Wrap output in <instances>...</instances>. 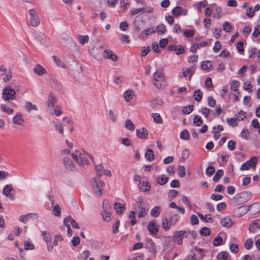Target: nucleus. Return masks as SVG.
<instances>
[{
    "instance_id": "obj_1",
    "label": "nucleus",
    "mask_w": 260,
    "mask_h": 260,
    "mask_svg": "<svg viewBox=\"0 0 260 260\" xmlns=\"http://www.w3.org/2000/svg\"><path fill=\"white\" fill-rule=\"evenodd\" d=\"M71 156L74 160L80 166L87 165L88 164V158L89 155L83 151L76 150L71 153Z\"/></svg>"
},
{
    "instance_id": "obj_2",
    "label": "nucleus",
    "mask_w": 260,
    "mask_h": 260,
    "mask_svg": "<svg viewBox=\"0 0 260 260\" xmlns=\"http://www.w3.org/2000/svg\"><path fill=\"white\" fill-rule=\"evenodd\" d=\"M92 190L94 196L98 198L102 196L105 186V183L100 179L93 178L90 181Z\"/></svg>"
},
{
    "instance_id": "obj_3",
    "label": "nucleus",
    "mask_w": 260,
    "mask_h": 260,
    "mask_svg": "<svg viewBox=\"0 0 260 260\" xmlns=\"http://www.w3.org/2000/svg\"><path fill=\"white\" fill-rule=\"evenodd\" d=\"M250 198L251 193L249 191L241 192L232 199V204L234 206L239 205L249 201Z\"/></svg>"
},
{
    "instance_id": "obj_4",
    "label": "nucleus",
    "mask_w": 260,
    "mask_h": 260,
    "mask_svg": "<svg viewBox=\"0 0 260 260\" xmlns=\"http://www.w3.org/2000/svg\"><path fill=\"white\" fill-rule=\"evenodd\" d=\"M153 83L158 89H163L166 86L164 74L160 71H156L153 75Z\"/></svg>"
},
{
    "instance_id": "obj_5",
    "label": "nucleus",
    "mask_w": 260,
    "mask_h": 260,
    "mask_svg": "<svg viewBox=\"0 0 260 260\" xmlns=\"http://www.w3.org/2000/svg\"><path fill=\"white\" fill-rule=\"evenodd\" d=\"M30 24L32 27H37L40 23V19L37 10L35 9H29L28 11Z\"/></svg>"
},
{
    "instance_id": "obj_6",
    "label": "nucleus",
    "mask_w": 260,
    "mask_h": 260,
    "mask_svg": "<svg viewBox=\"0 0 260 260\" xmlns=\"http://www.w3.org/2000/svg\"><path fill=\"white\" fill-rule=\"evenodd\" d=\"M16 92L10 86H7L3 90L2 98L5 101H10L16 99Z\"/></svg>"
},
{
    "instance_id": "obj_7",
    "label": "nucleus",
    "mask_w": 260,
    "mask_h": 260,
    "mask_svg": "<svg viewBox=\"0 0 260 260\" xmlns=\"http://www.w3.org/2000/svg\"><path fill=\"white\" fill-rule=\"evenodd\" d=\"M108 204L109 203L108 201L105 200L103 201V208L104 210L102 213V216L103 219L106 222L110 221L112 219L111 214L109 212Z\"/></svg>"
},
{
    "instance_id": "obj_8",
    "label": "nucleus",
    "mask_w": 260,
    "mask_h": 260,
    "mask_svg": "<svg viewBox=\"0 0 260 260\" xmlns=\"http://www.w3.org/2000/svg\"><path fill=\"white\" fill-rule=\"evenodd\" d=\"M257 164V158L253 156L250 160L244 163L240 167L241 171L248 170L251 167L255 168Z\"/></svg>"
},
{
    "instance_id": "obj_9",
    "label": "nucleus",
    "mask_w": 260,
    "mask_h": 260,
    "mask_svg": "<svg viewBox=\"0 0 260 260\" xmlns=\"http://www.w3.org/2000/svg\"><path fill=\"white\" fill-rule=\"evenodd\" d=\"M41 236L43 238V240L47 244V249L49 251H52L53 248V245H51L50 242L51 240V236L50 233L46 231L41 232Z\"/></svg>"
},
{
    "instance_id": "obj_10",
    "label": "nucleus",
    "mask_w": 260,
    "mask_h": 260,
    "mask_svg": "<svg viewBox=\"0 0 260 260\" xmlns=\"http://www.w3.org/2000/svg\"><path fill=\"white\" fill-rule=\"evenodd\" d=\"M62 43L64 46L69 49H77V45L73 39L70 36H67L65 38H62Z\"/></svg>"
},
{
    "instance_id": "obj_11",
    "label": "nucleus",
    "mask_w": 260,
    "mask_h": 260,
    "mask_svg": "<svg viewBox=\"0 0 260 260\" xmlns=\"http://www.w3.org/2000/svg\"><path fill=\"white\" fill-rule=\"evenodd\" d=\"M56 103V100L54 96L52 94H49L46 102L47 106V110L51 114H53L52 109L54 108V104Z\"/></svg>"
},
{
    "instance_id": "obj_12",
    "label": "nucleus",
    "mask_w": 260,
    "mask_h": 260,
    "mask_svg": "<svg viewBox=\"0 0 260 260\" xmlns=\"http://www.w3.org/2000/svg\"><path fill=\"white\" fill-rule=\"evenodd\" d=\"M63 164L67 170L73 171L75 168V165L68 157H65L63 159Z\"/></svg>"
},
{
    "instance_id": "obj_13",
    "label": "nucleus",
    "mask_w": 260,
    "mask_h": 260,
    "mask_svg": "<svg viewBox=\"0 0 260 260\" xmlns=\"http://www.w3.org/2000/svg\"><path fill=\"white\" fill-rule=\"evenodd\" d=\"M12 122L15 125L22 126L24 123V119L22 118V115L20 112L15 114L12 118Z\"/></svg>"
},
{
    "instance_id": "obj_14",
    "label": "nucleus",
    "mask_w": 260,
    "mask_h": 260,
    "mask_svg": "<svg viewBox=\"0 0 260 260\" xmlns=\"http://www.w3.org/2000/svg\"><path fill=\"white\" fill-rule=\"evenodd\" d=\"M260 229V219H257L252 221L248 230L251 233H256Z\"/></svg>"
},
{
    "instance_id": "obj_15",
    "label": "nucleus",
    "mask_w": 260,
    "mask_h": 260,
    "mask_svg": "<svg viewBox=\"0 0 260 260\" xmlns=\"http://www.w3.org/2000/svg\"><path fill=\"white\" fill-rule=\"evenodd\" d=\"M13 189V186L11 184H8L4 186L3 189V193L11 200H14V196L11 193V191Z\"/></svg>"
},
{
    "instance_id": "obj_16",
    "label": "nucleus",
    "mask_w": 260,
    "mask_h": 260,
    "mask_svg": "<svg viewBox=\"0 0 260 260\" xmlns=\"http://www.w3.org/2000/svg\"><path fill=\"white\" fill-rule=\"evenodd\" d=\"M24 107L25 110L27 111V112L29 113L32 111H37L38 110V106L36 105L32 104L31 102L29 101H27L25 103Z\"/></svg>"
},
{
    "instance_id": "obj_17",
    "label": "nucleus",
    "mask_w": 260,
    "mask_h": 260,
    "mask_svg": "<svg viewBox=\"0 0 260 260\" xmlns=\"http://www.w3.org/2000/svg\"><path fill=\"white\" fill-rule=\"evenodd\" d=\"M137 136L141 139H146L148 138L147 130L143 127L141 129H137L136 131Z\"/></svg>"
},
{
    "instance_id": "obj_18",
    "label": "nucleus",
    "mask_w": 260,
    "mask_h": 260,
    "mask_svg": "<svg viewBox=\"0 0 260 260\" xmlns=\"http://www.w3.org/2000/svg\"><path fill=\"white\" fill-rule=\"evenodd\" d=\"M158 226L156 224L155 221H151L147 226L149 232L152 235L156 234L158 232Z\"/></svg>"
},
{
    "instance_id": "obj_19",
    "label": "nucleus",
    "mask_w": 260,
    "mask_h": 260,
    "mask_svg": "<svg viewBox=\"0 0 260 260\" xmlns=\"http://www.w3.org/2000/svg\"><path fill=\"white\" fill-rule=\"evenodd\" d=\"M146 247L149 249V251L154 254L156 252V247L155 243L152 240H147L146 243Z\"/></svg>"
},
{
    "instance_id": "obj_20",
    "label": "nucleus",
    "mask_w": 260,
    "mask_h": 260,
    "mask_svg": "<svg viewBox=\"0 0 260 260\" xmlns=\"http://www.w3.org/2000/svg\"><path fill=\"white\" fill-rule=\"evenodd\" d=\"M34 72L39 76H42L47 74L46 69L40 64H37L35 67Z\"/></svg>"
},
{
    "instance_id": "obj_21",
    "label": "nucleus",
    "mask_w": 260,
    "mask_h": 260,
    "mask_svg": "<svg viewBox=\"0 0 260 260\" xmlns=\"http://www.w3.org/2000/svg\"><path fill=\"white\" fill-rule=\"evenodd\" d=\"M52 204V214L55 216L60 217L61 216V208L60 207L59 205L57 204L54 205L53 202Z\"/></svg>"
},
{
    "instance_id": "obj_22",
    "label": "nucleus",
    "mask_w": 260,
    "mask_h": 260,
    "mask_svg": "<svg viewBox=\"0 0 260 260\" xmlns=\"http://www.w3.org/2000/svg\"><path fill=\"white\" fill-rule=\"evenodd\" d=\"M220 223L222 226L230 228L232 226L233 222L229 216L225 217L221 220Z\"/></svg>"
},
{
    "instance_id": "obj_23",
    "label": "nucleus",
    "mask_w": 260,
    "mask_h": 260,
    "mask_svg": "<svg viewBox=\"0 0 260 260\" xmlns=\"http://www.w3.org/2000/svg\"><path fill=\"white\" fill-rule=\"evenodd\" d=\"M96 169L100 175H104L107 176L111 177L112 173L110 171L104 169L103 166H99L96 167Z\"/></svg>"
},
{
    "instance_id": "obj_24",
    "label": "nucleus",
    "mask_w": 260,
    "mask_h": 260,
    "mask_svg": "<svg viewBox=\"0 0 260 260\" xmlns=\"http://www.w3.org/2000/svg\"><path fill=\"white\" fill-rule=\"evenodd\" d=\"M134 95V91L129 89L124 92L123 98L126 102H128L133 99Z\"/></svg>"
},
{
    "instance_id": "obj_25",
    "label": "nucleus",
    "mask_w": 260,
    "mask_h": 260,
    "mask_svg": "<svg viewBox=\"0 0 260 260\" xmlns=\"http://www.w3.org/2000/svg\"><path fill=\"white\" fill-rule=\"evenodd\" d=\"M125 209L124 204L115 202V211L117 214L120 215L125 210Z\"/></svg>"
},
{
    "instance_id": "obj_26",
    "label": "nucleus",
    "mask_w": 260,
    "mask_h": 260,
    "mask_svg": "<svg viewBox=\"0 0 260 260\" xmlns=\"http://www.w3.org/2000/svg\"><path fill=\"white\" fill-rule=\"evenodd\" d=\"M249 206L243 205L237 208V213L239 214L240 216H243L250 209Z\"/></svg>"
},
{
    "instance_id": "obj_27",
    "label": "nucleus",
    "mask_w": 260,
    "mask_h": 260,
    "mask_svg": "<svg viewBox=\"0 0 260 260\" xmlns=\"http://www.w3.org/2000/svg\"><path fill=\"white\" fill-rule=\"evenodd\" d=\"M63 223L65 224H70L72 225V226L75 228V229H78V223L72 218L71 217H67L65 218L63 220Z\"/></svg>"
},
{
    "instance_id": "obj_28",
    "label": "nucleus",
    "mask_w": 260,
    "mask_h": 260,
    "mask_svg": "<svg viewBox=\"0 0 260 260\" xmlns=\"http://www.w3.org/2000/svg\"><path fill=\"white\" fill-rule=\"evenodd\" d=\"M172 224H172V220L171 219V218L169 219L168 218H165L164 219H162V225L163 228L166 231L168 230L170 228V226Z\"/></svg>"
},
{
    "instance_id": "obj_29",
    "label": "nucleus",
    "mask_w": 260,
    "mask_h": 260,
    "mask_svg": "<svg viewBox=\"0 0 260 260\" xmlns=\"http://www.w3.org/2000/svg\"><path fill=\"white\" fill-rule=\"evenodd\" d=\"M201 68L203 70L209 72L212 70V66L210 61L207 60L202 62Z\"/></svg>"
},
{
    "instance_id": "obj_30",
    "label": "nucleus",
    "mask_w": 260,
    "mask_h": 260,
    "mask_svg": "<svg viewBox=\"0 0 260 260\" xmlns=\"http://www.w3.org/2000/svg\"><path fill=\"white\" fill-rule=\"evenodd\" d=\"M145 157L148 161H152L154 157L153 151L151 149H147L145 152Z\"/></svg>"
},
{
    "instance_id": "obj_31",
    "label": "nucleus",
    "mask_w": 260,
    "mask_h": 260,
    "mask_svg": "<svg viewBox=\"0 0 260 260\" xmlns=\"http://www.w3.org/2000/svg\"><path fill=\"white\" fill-rule=\"evenodd\" d=\"M77 40L82 45H84L87 43L89 41V37L88 35H78L77 37Z\"/></svg>"
},
{
    "instance_id": "obj_32",
    "label": "nucleus",
    "mask_w": 260,
    "mask_h": 260,
    "mask_svg": "<svg viewBox=\"0 0 260 260\" xmlns=\"http://www.w3.org/2000/svg\"><path fill=\"white\" fill-rule=\"evenodd\" d=\"M124 126L127 129L131 131H134L135 128V124L133 123V121L129 119L126 120L124 123Z\"/></svg>"
},
{
    "instance_id": "obj_33",
    "label": "nucleus",
    "mask_w": 260,
    "mask_h": 260,
    "mask_svg": "<svg viewBox=\"0 0 260 260\" xmlns=\"http://www.w3.org/2000/svg\"><path fill=\"white\" fill-rule=\"evenodd\" d=\"M1 109L3 112L9 115L12 114L13 113V109L6 104H2L1 105Z\"/></svg>"
},
{
    "instance_id": "obj_34",
    "label": "nucleus",
    "mask_w": 260,
    "mask_h": 260,
    "mask_svg": "<svg viewBox=\"0 0 260 260\" xmlns=\"http://www.w3.org/2000/svg\"><path fill=\"white\" fill-rule=\"evenodd\" d=\"M150 187L151 186L149 184V182L148 181H143L140 183V188L144 192L149 190Z\"/></svg>"
},
{
    "instance_id": "obj_35",
    "label": "nucleus",
    "mask_w": 260,
    "mask_h": 260,
    "mask_svg": "<svg viewBox=\"0 0 260 260\" xmlns=\"http://www.w3.org/2000/svg\"><path fill=\"white\" fill-rule=\"evenodd\" d=\"M2 76H3V80L6 82L12 78V73L11 70H8L6 73H3Z\"/></svg>"
},
{
    "instance_id": "obj_36",
    "label": "nucleus",
    "mask_w": 260,
    "mask_h": 260,
    "mask_svg": "<svg viewBox=\"0 0 260 260\" xmlns=\"http://www.w3.org/2000/svg\"><path fill=\"white\" fill-rule=\"evenodd\" d=\"M193 73H194V71L193 70H191L190 69H182L183 76L185 78L187 77V76H189V80L190 79Z\"/></svg>"
},
{
    "instance_id": "obj_37",
    "label": "nucleus",
    "mask_w": 260,
    "mask_h": 260,
    "mask_svg": "<svg viewBox=\"0 0 260 260\" xmlns=\"http://www.w3.org/2000/svg\"><path fill=\"white\" fill-rule=\"evenodd\" d=\"M160 209L159 206H155L152 208L150 211L151 216L154 217H158L160 213Z\"/></svg>"
},
{
    "instance_id": "obj_38",
    "label": "nucleus",
    "mask_w": 260,
    "mask_h": 260,
    "mask_svg": "<svg viewBox=\"0 0 260 260\" xmlns=\"http://www.w3.org/2000/svg\"><path fill=\"white\" fill-rule=\"evenodd\" d=\"M151 116L155 123L158 124H161L162 123V119L159 113H153L151 114Z\"/></svg>"
},
{
    "instance_id": "obj_39",
    "label": "nucleus",
    "mask_w": 260,
    "mask_h": 260,
    "mask_svg": "<svg viewBox=\"0 0 260 260\" xmlns=\"http://www.w3.org/2000/svg\"><path fill=\"white\" fill-rule=\"evenodd\" d=\"M113 51L109 49H105L103 53V55L105 58L113 60Z\"/></svg>"
},
{
    "instance_id": "obj_40",
    "label": "nucleus",
    "mask_w": 260,
    "mask_h": 260,
    "mask_svg": "<svg viewBox=\"0 0 260 260\" xmlns=\"http://www.w3.org/2000/svg\"><path fill=\"white\" fill-rule=\"evenodd\" d=\"M198 215L200 218V219L203 221H205L207 222H210L212 221V218L211 217L210 214L206 215L205 216H204L202 213H198Z\"/></svg>"
},
{
    "instance_id": "obj_41",
    "label": "nucleus",
    "mask_w": 260,
    "mask_h": 260,
    "mask_svg": "<svg viewBox=\"0 0 260 260\" xmlns=\"http://www.w3.org/2000/svg\"><path fill=\"white\" fill-rule=\"evenodd\" d=\"M168 179L169 178L166 175H161V176L158 177L157 182L159 184L162 185L165 184L168 182Z\"/></svg>"
},
{
    "instance_id": "obj_42",
    "label": "nucleus",
    "mask_w": 260,
    "mask_h": 260,
    "mask_svg": "<svg viewBox=\"0 0 260 260\" xmlns=\"http://www.w3.org/2000/svg\"><path fill=\"white\" fill-rule=\"evenodd\" d=\"M63 240V238L60 234H57L54 237L53 244L51 245H53V247L57 246L58 242L62 241Z\"/></svg>"
},
{
    "instance_id": "obj_43",
    "label": "nucleus",
    "mask_w": 260,
    "mask_h": 260,
    "mask_svg": "<svg viewBox=\"0 0 260 260\" xmlns=\"http://www.w3.org/2000/svg\"><path fill=\"white\" fill-rule=\"evenodd\" d=\"M52 58L56 64L63 68H66V66L56 56H52Z\"/></svg>"
},
{
    "instance_id": "obj_44",
    "label": "nucleus",
    "mask_w": 260,
    "mask_h": 260,
    "mask_svg": "<svg viewBox=\"0 0 260 260\" xmlns=\"http://www.w3.org/2000/svg\"><path fill=\"white\" fill-rule=\"evenodd\" d=\"M202 95L203 93L200 89L195 90L193 94L195 100L200 102L202 98Z\"/></svg>"
},
{
    "instance_id": "obj_45",
    "label": "nucleus",
    "mask_w": 260,
    "mask_h": 260,
    "mask_svg": "<svg viewBox=\"0 0 260 260\" xmlns=\"http://www.w3.org/2000/svg\"><path fill=\"white\" fill-rule=\"evenodd\" d=\"M155 31L159 35L165 33L166 31V26L163 24L158 25L156 28Z\"/></svg>"
},
{
    "instance_id": "obj_46",
    "label": "nucleus",
    "mask_w": 260,
    "mask_h": 260,
    "mask_svg": "<svg viewBox=\"0 0 260 260\" xmlns=\"http://www.w3.org/2000/svg\"><path fill=\"white\" fill-rule=\"evenodd\" d=\"M24 246L25 250H32L34 248V244L29 240L24 241Z\"/></svg>"
},
{
    "instance_id": "obj_47",
    "label": "nucleus",
    "mask_w": 260,
    "mask_h": 260,
    "mask_svg": "<svg viewBox=\"0 0 260 260\" xmlns=\"http://www.w3.org/2000/svg\"><path fill=\"white\" fill-rule=\"evenodd\" d=\"M181 139L188 140L189 139V134L187 130L184 129L182 131L180 135Z\"/></svg>"
},
{
    "instance_id": "obj_48",
    "label": "nucleus",
    "mask_w": 260,
    "mask_h": 260,
    "mask_svg": "<svg viewBox=\"0 0 260 260\" xmlns=\"http://www.w3.org/2000/svg\"><path fill=\"white\" fill-rule=\"evenodd\" d=\"M228 258V254L225 252H221L219 253L217 256V260H227Z\"/></svg>"
},
{
    "instance_id": "obj_49",
    "label": "nucleus",
    "mask_w": 260,
    "mask_h": 260,
    "mask_svg": "<svg viewBox=\"0 0 260 260\" xmlns=\"http://www.w3.org/2000/svg\"><path fill=\"white\" fill-rule=\"evenodd\" d=\"M235 117L236 118L237 121L243 120L246 118L245 113L243 112L242 111H240L238 114H236Z\"/></svg>"
},
{
    "instance_id": "obj_50",
    "label": "nucleus",
    "mask_w": 260,
    "mask_h": 260,
    "mask_svg": "<svg viewBox=\"0 0 260 260\" xmlns=\"http://www.w3.org/2000/svg\"><path fill=\"white\" fill-rule=\"evenodd\" d=\"M223 175V171L222 170H218L213 177V180L217 182Z\"/></svg>"
},
{
    "instance_id": "obj_51",
    "label": "nucleus",
    "mask_w": 260,
    "mask_h": 260,
    "mask_svg": "<svg viewBox=\"0 0 260 260\" xmlns=\"http://www.w3.org/2000/svg\"><path fill=\"white\" fill-rule=\"evenodd\" d=\"M90 255V252L88 250H85L83 251L78 257V258H81L83 260L87 259Z\"/></svg>"
},
{
    "instance_id": "obj_52",
    "label": "nucleus",
    "mask_w": 260,
    "mask_h": 260,
    "mask_svg": "<svg viewBox=\"0 0 260 260\" xmlns=\"http://www.w3.org/2000/svg\"><path fill=\"white\" fill-rule=\"evenodd\" d=\"M193 109V106L192 105H188L186 107H183L182 112L184 114H188L190 113Z\"/></svg>"
},
{
    "instance_id": "obj_53",
    "label": "nucleus",
    "mask_w": 260,
    "mask_h": 260,
    "mask_svg": "<svg viewBox=\"0 0 260 260\" xmlns=\"http://www.w3.org/2000/svg\"><path fill=\"white\" fill-rule=\"evenodd\" d=\"M226 122L230 125H231L232 126H236L238 124L237 121L235 117L228 118L226 119Z\"/></svg>"
},
{
    "instance_id": "obj_54",
    "label": "nucleus",
    "mask_w": 260,
    "mask_h": 260,
    "mask_svg": "<svg viewBox=\"0 0 260 260\" xmlns=\"http://www.w3.org/2000/svg\"><path fill=\"white\" fill-rule=\"evenodd\" d=\"M193 123L196 126H199L202 124L203 120L200 116L196 115L193 119Z\"/></svg>"
},
{
    "instance_id": "obj_55",
    "label": "nucleus",
    "mask_w": 260,
    "mask_h": 260,
    "mask_svg": "<svg viewBox=\"0 0 260 260\" xmlns=\"http://www.w3.org/2000/svg\"><path fill=\"white\" fill-rule=\"evenodd\" d=\"M240 83L238 81L234 80L231 82V89L232 90L236 91L238 90Z\"/></svg>"
},
{
    "instance_id": "obj_56",
    "label": "nucleus",
    "mask_w": 260,
    "mask_h": 260,
    "mask_svg": "<svg viewBox=\"0 0 260 260\" xmlns=\"http://www.w3.org/2000/svg\"><path fill=\"white\" fill-rule=\"evenodd\" d=\"M80 242V238L77 236H74L71 240V243L73 246L76 247L78 246Z\"/></svg>"
},
{
    "instance_id": "obj_57",
    "label": "nucleus",
    "mask_w": 260,
    "mask_h": 260,
    "mask_svg": "<svg viewBox=\"0 0 260 260\" xmlns=\"http://www.w3.org/2000/svg\"><path fill=\"white\" fill-rule=\"evenodd\" d=\"M181 11V8L177 6L172 10V13L175 17H177L180 15Z\"/></svg>"
},
{
    "instance_id": "obj_58",
    "label": "nucleus",
    "mask_w": 260,
    "mask_h": 260,
    "mask_svg": "<svg viewBox=\"0 0 260 260\" xmlns=\"http://www.w3.org/2000/svg\"><path fill=\"white\" fill-rule=\"evenodd\" d=\"M52 114H55L56 116H59L62 113V111L60 107L58 106H55L52 109Z\"/></svg>"
},
{
    "instance_id": "obj_59",
    "label": "nucleus",
    "mask_w": 260,
    "mask_h": 260,
    "mask_svg": "<svg viewBox=\"0 0 260 260\" xmlns=\"http://www.w3.org/2000/svg\"><path fill=\"white\" fill-rule=\"evenodd\" d=\"M253 243V242L251 239H247L244 244L245 248L246 249H250L252 247Z\"/></svg>"
},
{
    "instance_id": "obj_60",
    "label": "nucleus",
    "mask_w": 260,
    "mask_h": 260,
    "mask_svg": "<svg viewBox=\"0 0 260 260\" xmlns=\"http://www.w3.org/2000/svg\"><path fill=\"white\" fill-rule=\"evenodd\" d=\"M223 29L226 32H229L231 31L232 26L229 22H225L223 24Z\"/></svg>"
},
{
    "instance_id": "obj_61",
    "label": "nucleus",
    "mask_w": 260,
    "mask_h": 260,
    "mask_svg": "<svg viewBox=\"0 0 260 260\" xmlns=\"http://www.w3.org/2000/svg\"><path fill=\"white\" fill-rule=\"evenodd\" d=\"M200 234L204 236H208L210 234V230L208 228L204 227L201 229L200 231Z\"/></svg>"
},
{
    "instance_id": "obj_62",
    "label": "nucleus",
    "mask_w": 260,
    "mask_h": 260,
    "mask_svg": "<svg viewBox=\"0 0 260 260\" xmlns=\"http://www.w3.org/2000/svg\"><path fill=\"white\" fill-rule=\"evenodd\" d=\"M222 241V238L219 236H217L216 238H214L213 244L214 246H218L221 244Z\"/></svg>"
},
{
    "instance_id": "obj_63",
    "label": "nucleus",
    "mask_w": 260,
    "mask_h": 260,
    "mask_svg": "<svg viewBox=\"0 0 260 260\" xmlns=\"http://www.w3.org/2000/svg\"><path fill=\"white\" fill-rule=\"evenodd\" d=\"M215 14L214 16L217 19H219L221 17V8L220 7H217L215 8Z\"/></svg>"
},
{
    "instance_id": "obj_64",
    "label": "nucleus",
    "mask_w": 260,
    "mask_h": 260,
    "mask_svg": "<svg viewBox=\"0 0 260 260\" xmlns=\"http://www.w3.org/2000/svg\"><path fill=\"white\" fill-rule=\"evenodd\" d=\"M215 172V169L213 166H209L206 170V173L209 176L212 175Z\"/></svg>"
}]
</instances>
